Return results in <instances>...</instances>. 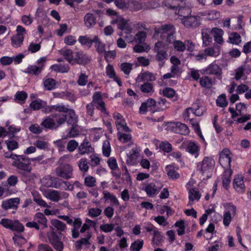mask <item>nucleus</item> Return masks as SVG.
Instances as JSON below:
<instances>
[{"label": "nucleus", "instance_id": "1", "mask_svg": "<svg viewBox=\"0 0 251 251\" xmlns=\"http://www.w3.org/2000/svg\"><path fill=\"white\" fill-rule=\"evenodd\" d=\"M67 116L64 114H53L45 117L41 125L46 128L56 129L65 123Z\"/></svg>", "mask_w": 251, "mask_h": 251}, {"label": "nucleus", "instance_id": "2", "mask_svg": "<svg viewBox=\"0 0 251 251\" xmlns=\"http://www.w3.org/2000/svg\"><path fill=\"white\" fill-rule=\"evenodd\" d=\"M48 180L50 183H45L47 187H53L65 191H72L73 185L68 181H64L58 177H50L49 176L43 178V182Z\"/></svg>", "mask_w": 251, "mask_h": 251}, {"label": "nucleus", "instance_id": "3", "mask_svg": "<svg viewBox=\"0 0 251 251\" xmlns=\"http://www.w3.org/2000/svg\"><path fill=\"white\" fill-rule=\"evenodd\" d=\"M224 211L223 216V224L226 227L230 224L237 214V207L231 202L224 204Z\"/></svg>", "mask_w": 251, "mask_h": 251}, {"label": "nucleus", "instance_id": "4", "mask_svg": "<svg viewBox=\"0 0 251 251\" xmlns=\"http://www.w3.org/2000/svg\"><path fill=\"white\" fill-rule=\"evenodd\" d=\"M12 165L24 173H28L31 170L30 159L26 158L24 155H18L15 160L13 161Z\"/></svg>", "mask_w": 251, "mask_h": 251}, {"label": "nucleus", "instance_id": "5", "mask_svg": "<svg viewBox=\"0 0 251 251\" xmlns=\"http://www.w3.org/2000/svg\"><path fill=\"white\" fill-rule=\"evenodd\" d=\"M0 224L6 228L17 232H22L25 230L24 226L18 220L3 218L0 221Z\"/></svg>", "mask_w": 251, "mask_h": 251}, {"label": "nucleus", "instance_id": "6", "mask_svg": "<svg viewBox=\"0 0 251 251\" xmlns=\"http://www.w3.org/2000/svg\"><path fill=\"white\" fill-rule=\"evenodd\" d=\"M155 33L161 34L162 41L164 42L168 41L170 35H175V28L172 25H164L160 27L154 28Z\"/></svg>", "mask_w": 251, "mask_h": 251}, {"label": "nucleus", "instance_id": "7", "mask_svg": "<svg viewBox=\"0 0 251 251\" xmlns=\"http://www.w3.org/2000/svg\"><path fill=\"white\" fill-rule=\"evenodd\" d=\"M17 33L11 38V43L14 48H19L22 46L26 34L25 29L21 25H18L16 28Z\"/></svg>", "mask_w": 251, "mask_h": 251}, {"label": "nucleus", "instance_id": "8", "mask_svg": "<svg viewBox=\"0 0 251 251\" xmlns=\"http://www.w3.org/2000/svg\"><path fill=\"white\" fill-rule=\"evenodd\" d=\"M92 101L94 106L100 111L102 115L104 116L109 115V112L105 107V103L102 99L100 92H96L94 93L92 97Z\"/></svg>", "mask_w": 251, "mask_h": 251}, {"label": "nucleus", "instance_id": "9", "mask_svg": "<svg viewBox=\"0 0 251 251\" xmlns=\"http://www.w3.org/2000/svg\"><path fill=\"white\" fill-rule=\"evenodd\" d=\"M47 237L50 243L55 250L56 251H63L64 247V244L61 241L59 236L54 231L48 232L47 233Z\"/></svg>", "mask_w": 251, "mask_h": 251}, {"label": "nucleus", "instance_id": "10", "mask_svg": "<svg viewBox=\"0 0 251 251\" xmlns=\"http://www.w3.org/2000/svg\"><path fill=\"white\" fill-rule=\"evenodd\" d=\"M168 49V45L163 41H159L155 44L154 50L157 52L156 59L162 61L167 57V53L165 50Z\"/></svg>", "mask_w": 251, "mask_h": 251}, {"label": "nucleus", "instance_id": "11", "mask_svg": "<svg viewBox=\"0 0 251 251\" xmlns=\"http://www.w3.org/2000/svg\"><path fill=\"white\" fill-rule=\"evenodd\" d=\"M168 128L173 132L181 135H187L189 133L188 126L180 122H170L168 124Z\"/></svg>", "mask_w": 251, "mask_h": 251}, {"label": "nucleus", "instance_id": "12", "mask_svg": "<svg viewBox=\"0 0 251 251\" xmlns=\"http://www.w3.org/2000/svg\"><path fill=\"white\" fill-rule=\"evenodd\" d=\"M214 165V161L212 158L208 157H204L200 168L201 173L203 175L208 176L210 175Z\"/></svg>", "mask_w": 251, "mask_h": 251}, {"label": "nucleus", "instance_id": "13", "mask_svg": "<svg viewBox=\"0 0 251 251\" xmlns=\"http://www.w3.org/2000/svg\"><path fill=\"white\" fill-rule=\"evenodd\" d=\"M113 118L115 121L116 127L118 131H124L126 132H130V129L127 126L125 119L121 114L115 112L113 114Z\"/></svg>", "mask_w": 251, "mask_h": 251}, {"label": "nucleus", "instance_id": "14", "mask_svg": "<svg viewBox=\"0 0 251 251\" xmlns=\"http://www.w3.org/2000/svg\"><path fill=\"white\" fill-rule=\"evenodd\" d=\"M72 172L73 168L68 164L57 167L55 170V173L58 176L66 179L72 178Z\"/></svg>", "mask_w": 251, "mask_h": 251}, {"label": "nucleus", "instance_id": "15", "mask_svg": "<svg viewBox=\"0 0 251 251\" xmlns=\"http://www.w3.org/2000/svg\"><path fill=\"white\" fill-rule=\"evenodd\" d=\"M181 20L183 25L187 28H196L201 24L200 18L198 16H185L182 17Z\"/></svg>", "mask_w": 251, "mask_h": 251}, {"label": "nucleus", "instance_id": "16", "mask_svg": "<svg viewBox=\"0 0 251 251\" xmlns=\"http://www.w3.org/2000/svg\"><path fill=\"white\" fill-rule=\"evenodd\" d=\"M232 154L227 149H224L220 153L219 162L225 168H230Z\"/></svg>", "mask_w": 251, "mask_h": 251}, {"label": "nucleus", "instance_id": "17", "mask_svg": "<svg viewBox=\"0 0 251 251\" xmlns=\"http://www.w3.org/2000/svg\"><path fill=\"white\" fill-rule=\"evenodd\" d=\"M166 43L168 45V48L170 45H173L174 50L177 52H183L186 50L185 42L176 40L175 35H170L168 38V41Z\"/></svg>", "mask_w": 251, "mask_h": 251}, {"label": "nucleus", "instance_id": "18", "mask_svg": "<svg viewBox=\"0 0 251 251\" xmlns=\"http://www.w3.org/2000/svg\"><path fill=\"white\" fill-rule=\"evenodd\" d=\"M244 176L242 175H237L233 180V186L235 190L239 193L244 192L246 188L244 180Z\"/></svg>", "mask_w": 251, "mask_h": 251}, {"label": "nucleus", "instance_id": "19", "mask_svg": "<svg viewBox=\"0 0 251 251\" xmlns=\"http://www.w3.org/2000/svg\"><path fill=\"white\" fill-rule=\"evenodd\" d=\"M183 145L185 147V150L187 152L194 155L195 157L198 156L200 147L196 142L189 141L183 143Z\"/></svg>", "mask_w": 251, "mask_h": 251}, {"label": "nucleus", "instance_id": "20", "mask_svg": "<svg viewBox=\"0 0 251 251\" xmlns=\"http://www.w3.org/2000/svg\"><path fill=\"white\" fill-rule=\"evenodd\" d=\"M19 198H14L3 201L1 202V207L5 210L10 209H17L20 203Z\"/></svg>", "mask_w": 251, "mask_h": 251}, {"label": "nucleus", "instance_id": "21", "mask_svg": "<svg viewBox=\"0 0 251 251\" xmlns=\"http://www.w3.org/2000/svg\"><path fill=\"white\" fill-rule=\"evenodd\" d=\"M61 54L70 63L73 64L76 63L79 58L78 52H73L70 49L62 50Z\"/></svg>", "mask_w": 251, "mask_h": 251}, {"label": "nucleus", "instance_id": "22", "mask_svg": "<svg viewBox=\"0 0 251 251\" xmlns=\"http://www.w3.org/2000/svg\"><path fill=\"white\" fill-rule=\"evenodd\" d=\"M111 23L113 24H117L118 27L120 29L122 32L130 31V27L131 26L126 20L120 16L117 17L115 19H113L111 21Z\"/></svg>", "mask_w": 251, "mask_h": 251}, {"label": "nucleus", "instance_id": "23", "mask_svg": "<svg viewBox=\"0 0 251 251\" xmlns=\"http://www.w3.org/2000/svg\"><path fill=\"white\" fill-rule=\"evenodd\" d=\"M203 71L206 74L217 76H221L222 74V68L218 65L216 64L215 62L209 64Z\"/></svg>", "mask_w": 251, "mask_h": 251}, {"label": "nucleus", "instance_id": "24", "mask_svg": "<svg viewBox=\"0 0 251 251\" xmlns=\"http://www.w3.org/2000/svg\"><path fill=\"white\" fill-rule=\"evenodd\" d=\"M154 183L151 182L147 184L144 187V191L146 192L148 196L153 197L156 195L161 188V186L157 185Z\"/></svg>", "mask_w": 251, "mask_h": 251}, {"label": "nucleus", "instance_id": "25", "mask_svg": "<svg viewBox=\"0 0 251 251\" xmlns=\"http://www.w3.org/2000/svg\"><path fill=\"white\" fill-rule=\"evenodd\" d=\"M94 151L91 143L85 138L78 147V152L81 155L88 154Z\"/></svg>", "mask_w": 251, "mask_h": 251}, {"label": "nucleus", "instance_id": "26", "mask_svg": "<svg viewBox=\"0 0 251 251\" xmlns=\"http://www.w3.org/2000/svg\"><path fill=\"white\" fill-rule=\"evenodd\" d=\"M156 104V102L153 99L151 98L148 99L141 104L139 108V113L141 114H145L148 111L152 110Z\"/></svg>", "mask_w": 251, "mask_h": 251}, {"label": "nucleus", "instance_id": "27", "mask_svg": "<svg viewBox=\"0 0 251 251\" xmlns=\"http://www.w3.org/2000/svg\"><path fill=\"white\" fill-rule=\"evenodd\" d=\"M43 195L48 199L53 202L60 201L59 191L53 189H48L43 192Z\"/></svg>", "mask_w": 251, "mask_h": 251}, {"label": "nucleus", "instance_id": "28", "mask_svg": "<svg viewBox=\"0 0 251 251\" xmlns=\"http://www.w3.org/2000/svg\"><path fill=\"white\" fill-rule=\"evenodd\" d=\"M95 36L93 35L79 36L78 41L82 46L89 49L94 43L93 39Z\"/></svg>", "mask_w": 251, "mask_h": 251}, {"label": "nucleus", "instance_id": "29", "mask_svg": "<svg viewBox=\"0 0 251 251\" xmlns=\"http://www.w3.org/2000/svg\"><path fill=\"white\" fill-rule=\"evenodd\" d=\"M156 77L153 74L149 72H146L139 74L135 80L137 83H139L144 81H154Z\"/></svg>", "mask_w": 251, "mask_h": 251}, {"label": "nucleus", "instance_id": "30", "mask_svg": "<svg viewBox=\"0 0 251 251\" xmlns=\"http://www.w3.org/2000/svg\"><path fill=\"white\" fill-rule=\"evenodd\" d=\"M201 197V194L197 188L188 190L189 205H192L193 202L199 201Z\"/></svg>", "mask_w": 251, "mask_h": 251}, {"label": "nucleus", "instance_id": "31", "mask_svg": "<svg viewBox=\"0 0 251 251\" xmlns=\"http://www.w3.org/2000/svg\"><path fill=\"white\" fill-rule=\"evenodd\" d=\"M212 29L210 28H204L201 30V36L203 45L204 46H208L212 41V38L211 36Z\"/></svg>", "mask_w": 251, "mask_h": 251}, {"label": "nucleus", "instance_id": "32", "mask_svg": "<svg viewBox=\"0 0 251 251\" xmlns=\"http://www.w3.org/2000/svg\"><path fill=\"white\" fill-rule=\"evenodd\" d=\"M95 48L97 52L101 55L105 52L106 45L102 43L98 36H95L93 39Z\"/></svg>", "mask_w": 251, "mask_h": 251}, {"label": "nucleus", "instance_id": "33", "mask_svg": "<svg viewBox=\"0 0 251 251\" xmlns=\"http://www.w3.org/2000/svg\"><path fill=\"white\" fill-rule=\"evenodd\" d=\"M81 225L82 221L80 218H75L73 225V228L71 229L72 236L73 238L75 239L79 237V229Z\"/></svg>", "mask_w": 251, "mask_h": 251}, {"label": "nucleus", "instance_id": "34", "mask_svg": "<svg viewBox=\"0 0 251 251\" xmlns=\"http://www.w3.org/2000/svg\"><path fill=\"white\" fill-rule=\"evenodd\" d=\"M103 195L105 201H110L113 205L119 206V200L113 194L105 190L103 191Z\"/></svg>", "mask_w": 251, "mask_h": 251}, {"label": "nucleus", "instance_id": "35", "mask_svg": "<svg viewBox=\"0 0 251 251\" xmlns=\"http://www.w3.org/2000/svg\"><path fill=\"white\" fill-rule=\"evenodd\" d=\"M212 34L213 35L215 41L219 44L223 43V35L224 34L223 30L217 27H214L212 29Z\"/></svg>", "mask_w": 251, "mask_h": 251}, {"label": "nucleus", "instance_id": "36", "mask_svg": "<svg viewBox=\"0 0 251 251\" xmlns=\"http://www.w3.org/2000/svg\"><path fill=\"white\" fill-rule=\"evenodd\" d=\"M43 71L42 66H38L35 65H29L26 69L25 73L31 75L37 76Z\"/></svg>", "mask_w": 251, "mask_h": 251}, {"label": "nucleus", "instance_id": "37", "mask_svg": "<svg viewBox=\"0 0 251 251\" xmlns=\"http://www.w3.org/2000/svg\"><path fill=\"white\" fill-rule=\"evenodd\" d=\"M231 174L232 171L230 169H226L223 174L222 177L223 186L226 189H228L231 182Z\"/></svg>", "mask_w": 251, "mask_h": 251}, {"label": "nucleus", "instance_id": "38", "mask_svg": "<svg viewBox=\"0 0 251 251\" xmlns=\"http://www.w3.org/2000/svg\"><path fill=\"white\" fill-rule=\"evenodd\" d=\"M33 220L37 224L43 226L44 227H47V219L45 215L41 212L37 213L34 216Z\"/></svg>", "mask_w": 251, "mask_h": 251}, {"label": "nucleus", "instance_id": "39", "mask_svg": "<svg viewBox=\"0 0 251 251\" xmlns=\"http://www.w3.org/2000/svg\"><path fill=\"white\" fill-rule=\"evenodd\" d=\"M84 22L85 26L87 27H93L96 23V18L93 14L88 13L84 17Z\"/></svg>", "mask_w": 251, "mask_h": 251}, {"label": "nucleus", "instance_id": "40", "mask_svg": "<svg viewBox=\"0 0 251 251\" xmlns=\"http://www.w3.org/2000/svg\"><path fill=\"white\" fill-rule=\"evenodd\" d=\"M201 85L205 88L210 89L213 85V80L208 76H203L200 78Z\"/></svg>", "mask_w": 251, "mask_h": 251}, {"label": "nucleus", "instance_id": "41", "mask_svg": "<svg viewBox=\"0 0 251 251\" xmlns=\"http://www.w3.org/2000/svg\"><path fill=\"white\" fill-rule=\"evenodd\" d=\"M91 237L90 233H88V235L86 237L82 238L81 239L75 242V248L76 250H79L82 249L83 245H89L90 244L89 240Z\"/></svg>", "mask_w": 251, "mask_h": 251}, {"label": "nucleus", "instance_id": "42", "mask_svg": "<svg viewBox=\"0 0 251 251\" xmlns=\"http://www.w3.org/2000/svg\"><path fill=\"white\" fill-rule=\"evenodd\" d=\"M242 42V38L239 34L232 32L228 36V42L235 45H239Z\"/></svg>", "mask_w": 251, "mask_h": 251}, {"label": "nucleus", "instance_id": "43", "mask_svg": "<svg viewBox=\"0 0 251 251\" xmlns=\"http://www.w3.org/2000/svg\"><path fill=\"white\" fill-rule=\"evenodd\" d=\"M140 90L141 92L148 95H151L154 92V88L153 85L149 82L144 83L140 86Z\"/></svg>", "mask_w": 251, "mask_h": 251}, {"label": "nucleus", "instance_id": "44", "mask_svg": "<svg viewBox=\"0 0 251 251\" xmlns=\"http://www.w3.org/2000/svg\"><path fill=\"white\" fill-rule=\"evenodd\" d=\"M138 152L136 149H132L130 152V155L128 156L126 159V163L131 166H134L136 164V157Z\"/></svg>", "mask_w": 251, "mask_h": 251}, {"label": "nucleus", "instance_id": "45", "mask_svg": "<svg viewBox=\"0 0 251 251\" xmlns=\"http://www.w3.org/2000/svg\"><path fill=\"white\" fill-rule=\"evenodd\" d=\"M216 103L218 107L224 108L227 106L228 101L225 94L220 95L216 99Z\"/></svg>", "mask_w": 251, "mask_h": 251}, {"label": "nucleus", "instance_id": "46", "mask_svg": "<svg viewBox=\"0 0 251 251\" xmlns=\"http://www.w3.org/2000/svg\"><path fill=\"white\" fill-rule=\"evenodd\" d=\"M123 131H119L117 135L118 139L120 142L123 143H126L130 142L132 140V136L129 132L125 133L123 132Z\"/></svg>", "mask_w": 251, "mask_h": 251}, {"label": "nucleus", "instance_id": "47", "mask_svg": "<svg viewBox=\"0 0 251 251\" xmlns=\"http://www.w3.org/2000/svg\"><path fill=\"white\" fill-rule=\"evenodd\" d=\"M81 131V127L77 125L72 126L65 138L76 137L80 134Z\"/></svg>", "mask_w": 251, "mask_h": 251}, {"label": "nucleus", "instance_id": "48", "mask_svg": "<svg viewBox=\"0 0 251 251\" xmlns=\"http://www.w3.org/2000/svg\"><path fill=\"white\" fill-rule=\"evenodd\" d=\"M50 69L53 71L60 73H67L69 70L68 65L54 64L50 66Z\"/></svg>", "mask_w": 251, "mask_h": 251}, {"label": "nucleus", "instance_id": "49", "mask_svg": "<svg viewBox=\"0 0 251 251\" xmlns=\"http://www.w3.org/2000/svg\"><path fill=\"white\" fill-rule=\"evenodd\" d=\"M47 104V102L45 101H44L41 99H38L32 101L30 105V107L34 110H37L40 109H41L42 107Z\"/></svg>", "mask_w": 251, "mask_h": 251}, {"label": "nucleus", "instance_id": "50", "mask_svg": "<svg viewBox=\"0 0 251 251\" xmlns=\"http://www.w3.org/2000/svg\"><path fill=\"white\" fill-rule=\"evenodd\" d=\"M27 97V94L24 91H18L14 95L15 100L19 103H24Z\"/></svg>", "mask_w": 251, "mask_h": 251}, {"label": "nucleus", "instance_id": "51", "mask_svg": "<svg viewBox=\"0 0 251 251\" xmlns=\"http://www.w3.org/2000/svg\"><path fill=\"white\" fill-rule=\"evenodd\" d=\"M50 222L51 225L58 231H64L66 229V225L58 220L52 219Z\"/></svg>", "mask_w": 251, "mask_h": 251}, {"label": "nucleus", "instance_id": "52", "mask_svg": "<svg viewBox=\"0 0 251 251\" xmlns=\"http://www.w3.org/2000/svg\"><path fill=\"white\" fill-rule=\"evenodd\" d=\"M102 154L104 156L108 157L110 156L111 151V148L109 141L105 140L103 142L102 147Z\"/></svg>", "mask_w": 251, "mask_h": 251}, {"label": "nucleus", "instance_id": "53", "mask_svg": "<svg viewBox=\"0 0 251 251\" xmlns=\"http://www.w3.org/2000/svg\"><path fill=\"white\" fill-rule=\"evenodd\" d=\"M43 85L46 90H51L55 88L56 82L53 78H48L44 80Z\"/></svg>", "mask_w": 251, "mask_h": 251}, {"label": "nucleus", "instance_id": "54", "mask_svg": "<svg viewBox=\"0 0 251 251\" xmlns=\"http://www.w3.org/2000/svg\"><path fill=\"white\" fill-rule=\"evenodd\" d=\"M68 114L69 116V119L67 121L68 124L71 125L72 126L77 125L78 117L75 113L74 110L71 109L68 112Z\"/></svg>", "mask_w": 251, "mask_h": 251}, {"label": "nucleus", "instance_id": "55", "mask_svg": "<svg viewBox=\"0 0 251 251\" xmlns=\"http://www.w3.org/2000/svg\"><path fill=\"white\" fill-rule=\"evenodd\" d=\"M205 15L208 20H215L220 18V13L215 10H212L206 12Z\"/></svg>", "mask_w": 251, "mask_h": 251}, {"label": "nucleus", "instance_id": "56", "mask_svg": "<svg viewBox=\"0 0 251 251\" xmlns=\"http://www.w3.org/2000/svg\"><path fill=\"white\" fill-rule=\"evenodd\" d=\"M204 51L206 56L217 57L220 53V50L219 48H207L205 49Z\"/></svg>", "mask_w": 251, "mask_h": 251}, {"label": "nucleus", "instance_id": "57", "mask_svg": "<svg viewBox=\"0 0 251 251\" xmlns=\"http://www.w3.org/2000/svg\"><path fill=\"white\" fill-rule=\"evenodd\" d=\"M246 71V68L243 66L238 68L235 71V79L237 80L243 78V80H245L247 78L244 75V73Z\"/></svg>", "mask_w": 251, "mask_h": 251}, {"label": "nucleus", "instance_id": "58", "mask_svg": "<svg viewBox=\"0 0 251 251\" xmlns=\"http://www.w3.org/2000/svg\"><path fill=\"white\" fill-rule=\"evenodd\" d=\"M95 225V223L94 221L87 218L84 224L82 225L80 229V232L82 233H84L86 231L94 226Z\"/></svg>", "mask_w": 251, "mask_h": 251}, {"label": "nucleus", "instance_id": "59", "mask_svg": "<svg viewBox=\"0 0 251 251\" xmlns=\"http://www.w3.org/2000/svg\"><path fill=\"white\" fill-rule=\"evenodd\" d=\"M167 175L169 177L172 179H177L179 177V175L178 174L175 168L171 165H168L166 167Z\"/></svg>", "mask_w": 251, "mask_h": 251}, {"label": "nucleus", "instance_id": "60", "mask_svg": "<svg viewBox=\"0 0 251 251\" xmlns=\"http://www.w3.org/2000/svg\"><path fill=\"white\" fill-rule=\"evenodd\" d=\"M143 240H137L131 244L130 249L131 251H140L143 248Z\"/></svg>", "mask_w": 251, "mask_h": 251}, {"label": "nucleus", "instance_id": "61", "mask_svg": "<svg viewBox=\"0 0 251 251\" xmlns=\"http://www.w3.org/2000/svg\"><path fill=\"white\" fill-rule=\"evenodd\" d=\"M119 66L121 71H123L125 74L129 75L132 69L133 65L130 63L124 62L120 64Z\"/></svg>", "mask_w": 251, "mask_h": 251}, {"label": "nucleus", "instance_id": "62", "mask_svg": "<svg viewBox=\"0 0 251 251\" xmlns=\"http://www.w3.org/2000/svg\"><path fill=\"white\" fill-rule=\"evenodd\" d=\"M132 28L130 27V31L127 32H122V35L124 37L126 40L129 43H131L135 41V36L132 34Z\"/></svg>", "mask_w": 251, "mask_h": 251}, {"label": "nucleus", "instance_id": "63", "mask_svg": "<svg viewBox=\"0 0 251 251\" xmlns=\"http://www.w3.org/2000/svg\"><path fill=\"white\" fill-rule=\"evenodd\" d=\"M78 166L81 171L85 173L88 171L89 166L86 158H81L78 162Z\"/></svg>", "mask_w": 251, "mask_h": 251}, {"label": "nucleus", "instance_id": "64", "mask_svg": "<svg viewBox=\"0 0 251 251\" xmlns=\"http://www.w3.org/2000/svg\"><path fill=\"white\" fill-rule=\"evenodd\" d=\"M12 239L15 244L19 246H21L27 242L26 240L24 237L18 234H15Z\"/></svg>", "mask_w": 251, "mask_h": 251}]
</instances>
